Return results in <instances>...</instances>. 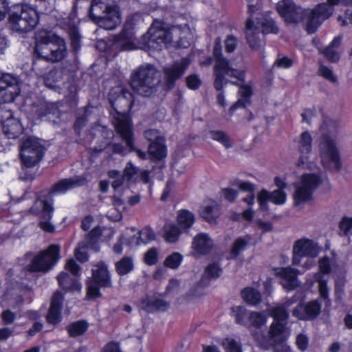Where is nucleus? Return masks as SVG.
<instances>
[{"mask_svg": "<svg viewBox=\"0 0 352 352\" xmlns=\"http://www.w3.org/2000/svg\"><path fill=\"white\" fill-rule=\"evenodd\" d=\"M61 87L66 89L69 94H76L78 91V86L75 74L71 72L67 75V78L62 83Z\"/></svg>", "mask_w": 352, "mask_h": 352, "instance_id": "obj_50", "label": "nucleus"}, {"mask_svg": "<svg viewBox=\"0 0 352 352\" xmlns=\"http://www.w3.org/2000/svg\"><path fill=\"white\" fill-rule=\"evenodd\" d=\"M222 346L226 352H243L241 342L232 338H226L222 341Z\"/></svg>", "mask_w": 352, "mask_h": 352, "instance_id": "obj_52", "label": "nucleus"}, {"mask_svg": "<svg viewBox=\"0 0 352 352\" xmlns=\"http://www.w3.org/2000/svg\"><path fill=\"white\" fill-rule=\"evenodd\" d=\"M183 260V255L178 252H175L166 256L164 261V265L171 270H177L182 263Z\"/></svg>", "mask_w": 352, "mask_h": 352, "instance_id": "obj_47", "label": "nucleus"}, {"mask_svg": "<svg viewBox=\"0 0 352 352\" xmlns=\"http://www.w3.org/2000/svg\"><path fill=\"white\" fill-rule=\"evenodd\" d=\"M57 280L59 287L65 292L77 291L81 288V285L78 280L73 278L68 273L63 271L57 276Z\"/></svg>", "mask_w": 352, "mask_h": 352, "instance_id": "obj_30", "label": "nucleus"}, {"mask_svg": "<svg viewBox=\"0 0 352 352\" xmlns=\"http://www.w3.org/2000/svg\"><path fill=\"white\" fill-rule=\"evenodd\" d=\"M271 315L276 322H285L289 318V313L283 306L276 307L272 309Z\"/></svg>", "mask_w": 352, "mask_h": 352, "instance_id": "obj_57", "label": "nucleus"}, {"mask_svg": "<svg viewBox=\"0 0 352 352\" xmlns=\"http://www.w3.org/2000/svg\"><path fill=\"white\" fill-rule=\"evenodd\" d=\"M160 83L159 72L152 64L142 65L133 71L129 85L132 90L143 97L155 95Z\"/></svg>", "mask_w": 352, "mask_h": 352, "instance_id": "obj_2", "label": "nucleus"}, {"mask_svg": "<svg viewBox=\"0 0 352 352\" xmlns=\"http://www.w3.org/2000/svg\"><path fill=\"white\" fill-rule=\"evenodd\" d=\"M56 41L45 60L53 63L63 60L67 55L66 43L61 36H55Z\"/></svg>", "mask_w": 352, "mask_h": 352, "instance_id": "obj_27", "label": "nucleus"}, {"mask_svg": "<svg viewBox=\"0 0 352 352\" xmlns=\"http://www.w3.org/2000/svg\"><path fill=\"white\" fill-rule=\"evenodd\" d=\"M119 101L128 102L129 104H133L135 102V96L133 94L126 88H122L120 93L117 96Z\"/></svg>", "mask_w": 352, "mask_h": 352, "instance_id": "obj_60", "label": "nucleus"}, {"mask_svg": "<svg viewBox=\"0 0 352 352\" xmlns=\"http://www.w3.org/2000/svg\"><path fill=\"white\" fill-rule=\"evenodd\" d=\"M223 272V269L218 262L209 263L204 270V276L208 279H217Z\"/></svg>", "mask_w": 352, "mask_h": 352, "instance_id": "obj_49", "label": "nucleus"}, {"mask_svg": "<svg viewBox=\"0 0 352 352\" xmlns=\"http://www.w3.org/2000/svg\"><path fill=\"white\" fill-rule=\"evenodd\" d=\"M102 234V230L99 226L92 228L85 237L87 245L92 249H96V247L98 248V243Z\"/></svg>", "mask_w": 352, "mask_h": 352, "instance_id": "obj_48", "label": "nucleus"}, {"mask_svg": "<svg viewBox=\"0 0 352 352\" xmlns=\"http://www.w3.org/2000/svg\"><path fill=\"white\" fill-rule=\"evenodd\" d=\"M40 207L38 206V204H36V201H34V205L32 207V210L34 214L39 217L41 219H44L45 221H41L39 222V227L43 231L53 233L55 232V226L50 223L51 219L44 218L43 217V213H38L42 210V205L39 204Z\"/></svg>", "mask_w": 352, "mask_h": 352, "instance_id": "obj_43", "label": "nucleus"}, {"mask_svg": "<svg viewBox=\"0 0 352 352\" xmlns=\"http://www.w3.org/2000/svg\"><path fill=\"white\" fill-rule=\"evenodd\" d=\"M140 309L148 314L157 311H165L169 307V303L165 300L156 298L154 300L149 298L148 296L142 298L140 301Z\"/></svg>", "mask_w": 352, "mask_h": 352, "instance_id": "obj_26", "label": "nucleus"}, {"mask_svg": "<svg viewBox=\"0 0 352 352\" xmlns=\"http://www.w3.org/2000/svg\"><path fill=\"white\" fill-rule=\"evenodd\" d=\"M9 14L8 23L11 29L19 33H27L36 26L39 17L37 11L25 3L9 6L8 0H0V21Z\"/></svg>", "mask_w": 352, "mask_h": 352, "instance_id": "obj_1", "label": "nucleus"}, {"mask_svg": "<svg viewBox=\"0 0 352 352\" xmlns=\"http://www.w3.org/2000/svg\"><path fill=\"white\" fill-rule=\"evenodd\" d=\"M116 132L125 142L130 152H135L138 157L142 160L148 158V153L138 148L135 146L133 126H131L126 116H122L116 120Z\"/></svg>", "mask_w": 352, "mask_h": 352, "instance_id": "obj_11", "label": "nucleus"}, {"mask_svg": "<svg viewBox=\"0 0 352 352\" xmlns=\"http://www.w3.org/2000/svg\"><path fill=\"white\" fill-rule=\"evenodd\" d=\"M84 179H62L52 185L50 189H43L36 193V204H41L43 217L51 219L54 211L53 195L56 192L65 193L76 186H82Z\"/></svg>", "mask_w": 352, "mask_h": 352, "instance_id": "obj_3", "label": "nucleus"}, {"mask_svg": "<svg viewBox=\"0 0 352 352\" xmlns=\"http://www.w3.org/2000/svg\"><path fill=\"white\" fill-rule=\"evenodd\" d=\"M91 269V275L86 280V299L96 300L102 297L101 289L112 287L111 275L108 265L103 261Z\"/></svg>", "mask_w": 352, "mask_h": 352, "instance_id": "obj_4", "label": "nucleus"}, {"mask_svg": "<svg viewBox=\"0 0 352 352\" xmlns=\"http://www.w3.org/2000/svg\"><path fill=\"white\" fill-rule=\"evenodd\" d=\"M46 148L39 138L34 136L23 138L19 144V157L23 167L30 168L43 159Z\"/></svg>", "mask_w": 352, "mask_h": 352, "instance_id": "obj_6", "label": "nucleus"}, {"mask_svg": "<svg viewBox=\"0 0 352 352\" xmlns=\"http://www.w3.org/2000/svg\"><path fill=\"white\" fill-rule=\"evenodd\" d=\"M313 191L305 187L302 184L296 186L294 192V204L295 206H299L312 199Z\"/></svg>", "mask_w": 352, "mask_h": 352, "instance_id": "obj_41", "label": "nucleus"}, {"mask_svg": "<svg viewBox=\"0 0 352 352\" xmlns=\"http://www.w3.org/2000/svg\"><path fill=\"white\" fill-rule=\"evenodd\" d=\"M173 41L171 28H164L163 24L153 23L140 40L142 48L146 52H160L164 44Z\"/></svg>", "mask_w": 352, "mask_h": 352, "instance_id": "obj_5", "label": "nucleus"}, {"mask_svg": "<svg viewBox=\"0 0 352 352\" xmlns=\"http://www.w3.org/2000/svg\"><path fill=\"white\" fill-rule=\"evenodd\" d=\"M287 201V194L282 190L270 192V201L275 205H283Z\"/></svg>", "mask_w": 352, "mask_h": 352, "instance_id": "obj_58", "label": "nucleus"}, {"mask_svg": "<svg viewBox=\"0 0 352 352\" xmlns=\"http://www.w3.org/2000/svg\"><path fill=\"white\" fill-rule=\"evenodd\" d=\"M200 216L210 225H216L220 217V208L217 205L206 206L201 210Z\"/></svg>", "mask_w": 352, "mask_h": 352, "instance_id": "obj_34", "label": "nucleus"}, {"mask_svg": "<svg viewBox=\"0 0 352 352\" xmlns=\"http://www.w3.org/2000/svg\"><path fill=\"white\" fill-rule=\"evenodd\" d=\"M320 155L322 165L326 170H330L331 164H333L332 170L339 172L342 166L341 157L336 141L328 134L322 136L319 143Z\"/></svg>", "mask_w": 352, "mask_h": 352, "instance_id": "obj_9", "label": "nucleus"}, {"mask_svg": "<svg viewBox=\"0 0 352 352\" xmlns=\"http://www.w3.org/2000/svg\"><path fill=\"white\" fill-rule=\"evenodd\" d=\"M184 231L178 225L168 224L164 226V238L167 243H174L178 241Z\"/></svg>", "mask_w": 352, "mask_h": 352, "instance_id": "obj_38", "label": "nucleus"}, {"mask_svg": "<svg viewBox=\"0 0 352 352\" xmlns=\"http://www.w3.org/2000/svg\"><path fill=\"white\" fill-rule=\"evenodd\" d=\"M249 314L250 313L243 306H234L231 308L230 315L234 318L237 324L248 326Z\"/></svg>", "mask_w": 352, "mask_h": 352, "instance_id": "obj_40", "label": "nucleus"}, {"mask_svg": "<svg viewBox=\"0 0 352 352\" xmlns=\"http://www.w3.org/2000/svg\"><path fill=\"white\" fill-rule=\"evenodd\" d=\"M339 228L343 231L344 235H347L352 228V217H342L339 223Z\"/></svg>", "mask_w": 352, "mask_h": 352, "instance_id": "obj_64", "label": "nucleus"}, {"mask_svg": "<svg viewBox=\"0 0 352 352\" xmlns=\"http://www.w3.org/2000/svg\"><path fill=\"white\" fill-rule=\"evenodd\" d=\"M321 184L322 178L317 173H303L301 175L300 184L308 189H310L313 192Z\"/></svg>", "mask_w": 352, "mask_h": 352, "instance_id": "obj_42", "label": "nucleus"}, {"mask_svg": "<svg viewBox=\"0 0 352 352\" xmlns=\"http://www.w3.org/2000/svg\"><path fill=\"white\" fill-rule=\"evenodd\" d=\"M293 250L294 253H300L305 256H314L316 254L314 243L309 239L297 240L294 245Z\"/></svg>", "mask_w": 352, "mask_h": 352, "instance_id": "obj_32", "label": "nucleus"}, {"mask_svg": "<svg viewBox=\"0 0 352 352\" xmlns=\"http://www.w3.org/2000/svg\"><path fill=\"white\" fill-rule=\"evenodd\" d=\"M276 10L286 23H297L304 18L301 7L297 6L292 0H283L278 3Z\"/></svg>", "mask_w": 352, "mask_h": 352, "instance_id": "obj_15", "label": "nucleus"}, {"mask_svg": "<svg viewBox=\"0 0 352 352\" xmlns=\"http://www.w3.org/2000/svg\"><path fill=\"white\" fill-rule=\"evenodd\" d=\"M138 238L142 245H146L155 239V233L150 226H145L138 230Z\"/></svg>", "mask_w": 352, "mask_h": 352, "instance_id": "obj_53", "label": "nucleus"}, {"mask_svg": "<svg viewBox=\"0 0 352 352\" xmlns=\"http://www.w3.org/2000/svg\"><path fill=\"white\" fill-rule=\"evenodd\" d=\"M231 69V66L226 58L215 60L214 66V87L217 91L222 90L225 84L228 82L225 78Z\"/></svg>", "mask_w": 352, "mask_h": 352, "instance_id": "obj_21", "label": "nucleus"}, {"mask_svg": "<svg viewBox=\"0 0 352 352\" xmlns=\"http://www.w3.org/2000/svg\"><path fill=\"white\" fill-rule=\"evenodd\" d=\"M298 149L300 155L298 160L297 166H301L305 164V161L308 158L305 155L310 153L312 150V138L309 131H305L301 133Z\"/></svg>", "mask_w": 352, "mask_h": 352, "instance_id": "obj_28", "label": "nucleus"}, {"mask_svg": "<svg viewBox=\"0 0 352 352\" xmlns=\"http://www.w3.org/2000/svg\"><path fill=\"white\" fill-rule=\"evenodd\" d=\"M342 3L341 0H327L320 3L311 10L307 15L306 30L309 34L315 33L322 23L330 18L334 12V6Z\"/></svg>", "mask_w": 352, "mask_h": 352, "instance_id": "obj_8", "label": "nucleus"}, {"mask_svg": "<svg viewBox=\"0 0 352 352\" xmlns=\"http://www.w3.org/2000/svg\"><path fill=\"white\" fill-rule=\"evenodd\" d=\"M168 155V148L164 138L156 135L148 147V159L152 162L164 160Z\"/></svg>", "mask_w": 352, "mask_h": 352, "instance_id": "obj_20", "label": "nucleus"}, {"mask_svg": "<svg viewBox=\"0 0 352 352\" xmlns=\"http://www.w3.org/2000/svg\"><path fill=\"white\" fill-rule=\"evenodd\" d=\"M285 329V324L282 322L274 321L270 327L268 331V336L271 340L276 344L283 342V340H278L277 337L280 336Z\"/></svg>", "mask_w": 352, "mask_h": 352, "instance_id": "obj_45", "label": "nucleus"}, {"mask_svg": "<svg viewBox=\"0 0 352 352\" xmlns=\"http://www.w3.org/2000/svg\"><path fill=\"white\" fill-rule=\"evenodd\" d=\"M318 266L320 270L319 273L322 276L323 274H330L331 272L330 259L327 256H324L319 260Z\"/></svg>", "mask_w": 352, "mask_h": 352, "instance_id": "obj_62", "label": "nucleus"}, {"mask_svg": "<svg viewBox=\"0 0 352 352\" xmlns=\"http://www.w3.org/2000/svg\"><path fill=\"white\" fill-rule=\"evenodd\" d=\"M55 36H59L56 33L52 32L47 30H41L35 33V45H38V47L45 45H52L55 44Z\"/></svg>", "mask_w": 352, "mask_h": 352, "instance_id": "obj_36", "label": "nucleus"}, {"mask_svg": "<svg viewBox=\"0 0 352 352\" xmlns=\"http://www.w3.org/2000/svg\"><path fill=\"white\" fill-rule=\"evenodd\" d=\"M1 318L3 324L8 325L12 324L14 322L16 318V315L10 309H7L2 311Z\"/></svg>", "mask_w": 352, "mask_h": 352, "instance_id": "obj_63", "label": "nucleus"}, {"mask_svg": "<svg viewBox=\"0 0 352 352\" xmlns=\"http://www.w3.org/2000/svg\"><path fill=\"white\" fill-rule=\"evenodd\" d=\"M314 279L318 283V292L320 297L327 300L328 304L331 303L329 298V289L327 285V280L324 279V276L320 273H315Z\"/></svg>", "mask_w": 352, "mask_h": 352, "instance_id": "obj_44", "label": "nucleus"}, {"mask_svg": "<svg viewBox=\"0 0 352 352\" xmlns=\"http://www.w3.org/2000/svg\"><path fill=\"white\" fill-rule=\"evenodd\" d=\"M20 92L17 78L11 74H3L0 77V104L13 102Z\"/></svg>", "mask_w": 352, "mask_h": 352, "instance_id": "obj_13", "label": "nucleus"}, {"mask_svg": "<svg viewBox=\"0 0 352 352\" xmlns=\"http://www.w3.org/2000/svg\"><path fill=\"white\" fill-rule=\"evenodd\" d=\"M190 63V58L186 56L173 61L170 66L164 68V83L166 90H172L175 87L177 81L182 78Z\"/></svg>", "mask_w": 352, "mask_h": 352, "instance_id": "obj_12", "label": "nucleus"}, {"mask_svg": "<svg viewBox=\"0 0 352 352\" xmlns=\"http://www.w3.org/2000/svg\"><path fill=\"white\" fill-rule=\"evenodd\" d=\"M92 21L105 30H113L121 23V13L118 6H109L102 16L91 19Z\"/></svg>", "mask_w": 352, "mask_h": 352, "instance_id": "obj_16", "label": "nucleus"}, {"mask_svg": "<svg viewBox=\"0 0 352 352\" xmlns=\"http://www.w3.org/2000/svg\"><path fill=\"white\" fill-rule=\"evenodd\" d=\"M159 260V252L157 248L153 247L149 248L144 254V263L152 266L157 263Z\"/></svg>", "mask_w": 352, "mask_h": 352, "instance_id": "obj_55", "label": "nucleus"}, {"mask_svg": "<svg viewBox=\"0 0 352 352\" xmlns=\"http://www.w3.org/2000/svg\"><path fill=\"white\" fill-rule=\"evenodd\" d=\"M209 133L213 140L221 143L225 148H229L232 146V142L226 132L220 130H211Z\"/></svg>", "mask_w": 352, "mask_h": 352, "instance_id": "obj_46", "label": "nucleus"}, {"mask_svg": "<svg viewBox=\"0 0 352 352\" xmlns=\"http://www.w3.org/2000/svg\"><path fill=\"white\" fill-rule=\"evenodd\" d=\"M135 25L132 22L126 21L122 30L114 35L113 41L114 44L119 45L122 50H132L135 49Z\"/></svg>", "mask_w": 352, "mask_h": 352, "instance_id": "obj_18", "label": "nucleus"}, {"mask_svg": "<svg viewBox=\"0 0 352 352\" xmlns=\"http://www.w3.org/2000/svg\"><path fill=\"white\" fill-rule=\"evenodd\" d=\"M266 317L260 312L251 311L248 316V326L261 328L266 322Z\"/></svg>", "mask_w": 352, "mask_h": 352, "instance_id": "obj_51", "label": "nucleus"}, {"mask_svg": "<svg viewBox=\"0 0 352 352\" xmlns=\"http://www.w3.org/2000/svg\"><path fill=\"white\" fill-rule=\"evenodd\" d=\"M60 248L58 245H50L45 250L35 256L25 267L29 272H46L60 259Z\"/></svg>", "mask_w": 352, "mask_h": 352, "instance_id": "obj_10", "label": "nucleus"}, {"mask_svg": "<svg viewBox=\"0 0 352 352\" xmlns=\"http://www.w3.org/2000/svg\"><path fill=\"white\" fill-rule=\"evenodd\" d=\"M276 274L280 278L287 282L286 287L289 289H294L297 287L296 283L298 270L291 267H277Z\"/></svg>", "mask_w": 352, "mask_h": 352, "instance_id": "obj_29", "label": "nucleus"}, {"mask_svg": "<svg viewBox=\"0 0 352 352\" xmlns=\"http://www.w3.org/2000/svg\"><path fill=\"white\" fill-rule=\"evenodd\" d=\"M110 103L111 107L110 113L113 115V111L115 113V115H113L112 118V123L114 126V129H116V120L118 118L121 119L122 116H126L131 125L133 126V123L129 115V112L131 110L133 104H129L128 102L126 103L124 101H119L118 96L114 101L111 100Z\"/></svg>", "mask_w": 352, "mask_h": 352, "instance_id": "obj_23", "label": "nucleus"}, {"mask_svg": "<svg viewBox=\"0 0 352 352\" xmlns=\"http://www.w3.org/2000/svg\"><path fill=\"white\" fill-rule=\"evenodd\" d=\"M69 72L63 67L51 69L44 77L45 84L51 88L60 87Z\"/></svg>", "mask_w": 352, "mask_h": 352, "instance_id": "obj_24", "label": "nucleus"}, {"mask_svg": "<svg viewBox=\"0 0 352 352\" xmlns=\"http://www.w3.org/2000/svg\"><path fill=\"white\" fill-rule=\"evenodd\" d=\"M214 241L206 232H199L192 239L191 248L195 257L208 255L212 250Z\"/></svg>", "mask_w": 352, "mask_h": 352, "instance_id": "obj_19", "label": "nucleus"}, {"mask_svg": "<svg viewBox=\"0 0 352 352\" xmlns=\"http://www.w3.org/2000/svg\"><path fill=\"white\" fill-rule=\"evenodd\" d=\"M322 54L331 63H337L340 60L339 54L332 46L328 45L324 49Z\"/></svg>", "mask_w": 352, "mask_h": 352, "instance_id": "obj_59", "label": "nucleus"}, {"mask_svg": "<svg viewBox=\"0 0 352 352\" xmlns=\"http://www.w3.org/2000/svg\"><path fill=\"white\" fill-rule=\"evenodd\" d=\"M89 324L84 319L73 322L66 327V330L70 338H76L84 335L89 329Z\"/></svg>", "mask_w": 352, "mask_h": 352, "instance_id": "obj_33", "label": "nucleus"}, {"mask_svg": "<svg viewBox=\"0 0 352 352\" xmlns=\"http://www.w3.org/2000/svg\"><path fill=\"white\" fill-rule=\"evenodd\" d=\"M251 239L252 237L250 234L236 238L226 256V259L228 261L236 260L247 249Z\"/></svg>", "mask_w": 352, "mask_h": 352, "instance_id": "obj_25", "label": "nucleus"}, {"mask_svg": "<svg viewBox=\"0 0 352 352\" xmlns=\"http://www.w3.org/2000/svg\"><path fill=\"white\" fill-rule=\"evenodd\" d=\"M52 46V45H43L38 47V45H35L34 54L38 58L45 60Z\"/></svg>", "mask_w": 352, "mask_h": 352, "instance_id": "obj_61", "label": "nucleus"}, {"mask_svg": "<svg viewBox=\"0 0 352 352\" xmlns=\"http://www.w3.org/2000/svg\"><path fill=\"white\" fill-rule=\"evenodd\" d=\"M2 131L8 139L15 140L24 132V127L21 121L12 115L1 122Z\"/></svg>", "mask_w": 352, "mask_h": 352, "instance_id": "obj_22", "label": "nucleus"}, {"mask_svg": "<svg viewBox=\"0 0 352 352\" xmlns=\"http://www.w3.org/2000/svg\"><path fill=\"white\" fill-rule=\"evenodd\" d=\"M58 112L57 107L52 103H46L41 105L36 110L38 118H43L50 115L55 116Z\"/></svg>", "mask_w": 352, "mask_h": 352, "instance_id": "obj_54", "label": "nucleus"}, {"mask_svg": "<svg viewBox=\"0 0 352 352\" xmlns=\"http://www.w3.org/2000/svg\"><path fill=\"white\" fill-rule=\"evenodd\" d=\"M177 223L184 231L188 232L195 222V217L193 212L187 209H182L177 214Z\"/></svg>", "mask_w": 352, "mask_h": 352, "instance_id": "obj_31", "label": "nucleus"}, {"mask_svg": "<svg viewBox=\"0 0 352 352\" xmlns=\"http://www.w3.org/2000/svg\"><path fill=\"white\" fill-rule=\"evenodd\" d=\"M63 299V294L60 292L56 291L53 294L45 316L46 322L49 324L56 326L61 322Z\"/></svg>", "mask_w": 352, "mask_h": 352, "instance_id": "obj_17", "label": "nucleus"}, {"mask_svg": "<svg viewBox=\"0 0 352 352\" xmlns=\"http://www.w3.org/2000/svg\"><path fill=\"white\" fill-rule=\"evenodd\" d=\"M322 303L318 299L307 302L300 300L292 310V315L300 320L309 321L316 319L321 313Z\"/></svg>", "mask_w": 352, "mask_h": 352, "instance_id": "obj_14", "label": "nucleus"}, {"mask_svg": "<svg viewBox=\"0 0 352 352\" xmlns=\"http://www.w3.org/2000/svg\"><path fill=\"white\" fill-rule=\"evenodd\" d=\"M115 269L117 274L120 276L128 274L134 269L133 258L127 256H123L115 263Z\"/></svg>", "mask_w": 352, "mask_h": 352, "instance_id": "obj_39", "label": "nucleus"}, {"mask_svg": "<svg viewBox=\"0 0 352 352\" xmlns=\"http://www.w3.org/2000/svg\"><path fill=\"white\" fill-rule=\"evenodd\" d=\"M69 47L74 56H78L82 47L81 36L78 27L73 25L69 30Z\"/></svg>", "mask_w": 352, "mask_h": 352, "instance_id": "obj_37", "label": "nucleus"}, {"mask_svg": "<svg viewBox=\"0 0 352 352\" xmlns=\"http://www.w3.org/2000/svg\"><path fill=\"white\" fill-rule=\"evenodd\" d=\"M186 86L190 90L195 91L200 88L202 81L197 74H191L186 77Z\"/></svg>", "mask_w": 352, "mask_h": 352, "instance_id": "obj_56", "label": "nucleus"}, {"mask_svg": "<svg viewBox=\"0 0 352 352\" xmlns=\"http://www.w3.org/2000/svg\"><path fill=\"white\" fill-rule=\"evenodd\" d=\"M261 30L255 25L252 18H248L245 22V35L249 47L252 50H259L261 47V41L259 34H277L278 28L273 19H265L261 22Z\"/></svg>", "mask_w": 352, "mask_h": 352, "instance_id": "obj_7", "label": "nucleus"}, {"mask_svg": "<svg viewBox=\"0 0 352 352\" xmlns=\"http://www.w3.org/2000/svg\"><path fill=\"white\" fill-rule=\"evenodd\" d=\"M241 297L248 305L251 306H257L262 301V295L260 292L252 287L243 289Z\"/></svg>", "mask_w": 352, "mask_h": 352, "instance_id": "obj_35", "label": "nucleus"}]
</instances>
